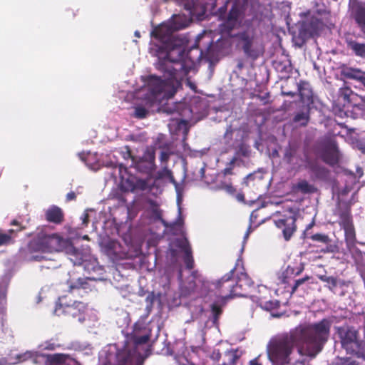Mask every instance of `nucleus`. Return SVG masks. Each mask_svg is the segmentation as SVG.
Returning a JSON list of instances; mask_svg holds the SVG:
<instances>
[{
	"label": "nucleus",
	"instance_id": "32",
	"mask_svg": "<svg viewBox=\"0 0 365 365\" xmlns=\"http://www.w3.org/2000/svg\"><path fill=\"white\" fill-rule=\"evenodd\" d=\"M319 278L327 284L329 289L333 290L337 286V279L334 277H329L327 275H320Z\"/></svg>",
	"mask_w": 365,
	"mask_h": 365
},
{
	"label": "nucleus",
	"instance_id": "54",
	"mask_svg": "<svg viewBox=\"0 0 365 365\" xmlns=\"http://www.w3.org/2000/svg\"><path fill=\"white\" fill-rule=\"evenodd\" d=\"M253 174H249L247 175L245 179H244V183L246 185H248V180H252L253 178Z\"/></svg>",
	"mask_w": 365,
	"mask_h": 365
},
{
	"label": "nucleus",
	"instance_id": "35",
	"mask_svg": "<svg viewBox=\"0 0 365 365\" xmlns=\"http://www.w3.org/2000/svg\"><path fill=\"white\" fill-rule=\"evenodd\" d=\"M312 239L314 241L321 242L324 244H328L330 242V239L328 235L324 234H315L312 236Z\"/></svg>",
	"mask_w": 365,
	"mask_h": 365
},
{
	"label": "nucleus",
	"instance_id": "19",
	"mask_svg": "<svg viewBox=\"0 0 365 365\" xmlns=\"http://www.w3.org/2000/svg\"><path fill=\"white\" fill-rule=\"evenodd\" d=\"M296 218L294 216H289L285 219H280L276 221V225L283 228V235L286 240H289L296 230Z\"/></svg>",
	"mask_w": 365,
	"mask_h": 365
},
{
	"label": "nucleus",
	"instance_id": "29",
	"mask_svg": "<svg viewBox=\"0 0 365 365\" xmlns=\"http://www.w3.org/2000/svg\"><path fill=\"white\" fill-rule=\"evenodd\" d=\"M293 120L294 123H299L302 126L307 125L309 120V109H307L306 111H301L296 113Z\"/></svg>",
	"mask_w": 365,
	"mask_h": 365
},
{
	"label": "nucleus",
	"instance_id": "7",
	"mask_svg": "<svg viewBox=\"0 0 365 365\" xmlns=\"http://www.w3.org/2000/svg\"><path fill=\"white\" fill-rule=\"evenodd\" d=\"M146 86L142 89L143 106H135L133 116L138 119L145 118L149 112H160V77L150 75L145 79Z\"/></svg>",
	"mask_w": 365,
	"mask_h": 365
},
{
	"label": "nucleus",
	"instance_id": "28",
	"mask_svg": "<svg viewBox=\"0 0 365 365\" xmlns=\"http://www.w3.org/2000/svg\"><path fill=\"white\" fill-rule=\"evenodd\" d=\"M339 96L342 98L344 102L351 103L354 101V97H356L357 95L350 88L344 86L339 89Z\"/></svg>",
	"mask_w": 365,
	"mask_h": 365
},
{
	"label": "nucleus",
	"instance_id": "31",
	"mask_svg": "<svg viewBox=\"0 0 365 365\" xmlns=\"http://www.w3.org/2000/svg\"><path fill=\"white\" fill-rule=\"evenodd\" d=\"M343 228L345 231V237L346 241L348 244H354L355 240V231L353 226V223H351L348 225H343Z\"/></svg>",
	"mask_w": 365,
	"mask_h": 365
},
{
	"label": "nucleus",
	"instance_id": "6",
	"mask_svg": "<svg viewBox=\"0 0 365 365\" xmlns=\"http://www.w3.org/2000/svg\"><path fill=\"white\" fill-rule=\"evenodd\" d=\"M137 324L134 326L133 333L130 334L126 341L123 348L118 350L116 354V361L118 365H138L139 359H143V364L145 359L150 355V349L145 345L149 341L150 336L144 334L141 336L137 334Z\"/></svg>",
	"mask_w": 365,
	"mask_h": 365
},
{
	"label": "nucleus",
	"instance_id": "46",
	"mask_svg": "<svg viewBox=\"0 0 365 365\" xmlns=\"http://www.w3.org/2000/svg\"><path fill=\"white\" fill-rule=\"evenodd\" d=\"M356 106L359 110L365 112V96L364 97H361V101L357 103Z\"/></svg>",
	"mask_w": 365,
	"mask_h": 365
},
{
	"label": "nucleus",
	"instance_id": "58",
	"mask_svg": "<svg viewBox=\"0 0 365 365\" xmlns=\"http://www.w3.org/2000/svg\"><path fill=\"white\" fill-rule=\"evenodd\" d=\"M11 225L18 226L19 227L18 228H19L20 227H22L21 225V224L16 220H12V222H11Z\"/></svg>",
	"mask_w": 365,
	"mask_h": 365
},
{
	"label": "nucleus",
	"instance_id": "14",
	"mask_svg": "<svg viewBox=\"0 0 365 365\" xmlns=\"http://www.w3.org/2000/svg\"><path fill=\"white\" fill-rule=\"evenodd\" d=\"M242 21V11L240 6L235 4L229 11V14L222 23V31L230 32L235 28H237Z\"/></svg>",
	"mask_w": 365,
	"mask_h": 365
},
{
	"label": "nucleus",
	"instance_id": "8",
	"mask_svg": "<svg viewBox=\"0 0 365 365\" xmlns=\"http://www.w3.org/2000/svg\"><path fill=\"white\" fill-rule=\"evenodd\" d=\"M68 245V240L57 233L48 234L41 231L29 241L27 249L29 253H52L64 250Z\"/></svg>",
	"mask_w": 365,
	"mask_h": 365
},
{
	"label": "nucleus",
	"instance_id": "10",
	"mask_svg": "<svg viewBox=\"0 0 365 365\" xmlns=\"http://www.w3.org/2000/svg\"><path fill=\"white\" fill-rule=\"evenodd\" d=\"M357 331L352 327H341L339 334L342 347L348 354L365 358L362 344L357 340Z\"/></svg>",
	"mask_w": 365,
	"mask_h": 365
},
{
	"label": "nucleus",
	"instance_id": "47",
	"mask_svg": "<svg viewBox=\"0 0 365 365\" xmlns=\"http://www.w3.org/2000/svg\"><path fill=\"white\" fill-rule=\"evenodd\" d=\"M80 288L85 289L86 287H84L83 283L78 282L77 284H71L70 286V292H71L72 290H73V289H78Z\"/></svg>",
	"mask_w": 365,
	"mask_h": 365
},
{
	"label": "nucleus",
	"instance_id": "5",
	"mask_svg": "<svg viewBox=\"0 0 365 365\" xmlns=\"http://www.w3.org/2000/svg\"><path fill=\"white\" fill-rule=\"evenodd\" d=\"M182 46V58L180 60L182 65V68L178 70L173 75L170 76L169 69H165V65L168 61H170L168 56V51L166 52V56L161 59V94H163V98L169 99L175 95L177 91L178 86L180 85L178 80V72H180L184 66V64L190 63L191 64H195L205 58H208L207 52H204L197 46H192L186 53Z\"/></svg>",
	"mask_w": 365,
	"mask_h": 365
},
{
	"label": "nucleus",
	"instance_id": "30",
	"mask_svg": "<svg viewBox=\"0 0 365 365\" xmlns=\"http://www.w3.org/2000/svg\"><path fill=\"white\" fill-rule=\"evenodd\" d=\"M68 355L61 353L48 355V361L52 364L60 365L65 363Z\"/></svg>",
	"mask_w": 365,
	"mask_h": 365
},
{
	"label": "nucleus",
	"instance_id": "11",
	"mask_svg": "<svg viewBox=\"0 0 365 365\" xmlns=\"http://www.w3.org/2000/svg\"><path fill=\"white\" fill-rule=\"evenodd\" d=\"M161 112L167 116L172 115V117L167 120L168 121V127L170 133L176 135L182 134L185 140L188 132V126L187 122L180 118V115L176 109V106L165 105L163 107H161Z\"/></svg>",
	"mask_w": 365,
	"mask_h": 365
},
{
	"label": "nucleus",
	"instance_id": "56",
	"mask_svg": "<svg viewBox=\"0 0 365 365\" xmlns=\"http://www.w3.org/2000/svg\"><path fill=\"white\" fill-rule=\"evenodd\" d=\"M88 217H89V216H88V214H87V213H85L83 216V223L86 225H87L88 223V221H89Z\"/></svg>",
	"mask_w": 365,
	"mask_h": 365
},
{
	"label": "nucleus",
	"instance_id": "40",
	"mask_svg": "<svg viewBox=\"0 0 365 365\" xmlns=\"http://www.w3.org/2000/svg\"><path fill=\"white\" fill-rule=\"evenodd\" d=\"M309 279V277H305L304 278L296 280L294 286L292 288V294L294 293L300 285L304 284Z\"/></svg>",
	"mask_w": 365,
	"mask_h": 365
},
{
	"label": "nucleus",
	"instance_id": "1",
	"mask_svg": "<svg viewBox=\"0 0 365 365\" xmlns=\"http://www.w3.org/2000/svg\"><path fill=\"white\" fill-rule=\"evenodd\" d=\"M332 321L323 319L319 322L300 324L289 333L271 339L267 354L272 365H289L294 346L305 349L307 354L314 357L328 341Z\"/></svg>",
	"mask_w": 365,
	"mask_h": 365
},
{
	"label": "nucleus",
	"instance_id": "36",
	"mask_svg": "<svg viewBox=\"0 0 365 365\" xmlns=\"http://www.w3.org/2000/svg\"><path fill=\"white\" fill-rule=\"evenodd\" d=\"M195 288V284L194 282H189L188 287L183 286L181 288V293L184 296H187L194 292Z\"/></svg>",
	"mask_w": 365,
	"mask_h": 365
},
{
	"label": "nucleus",
	"instance_id": "4",
	"mask_svg": "<svg viewBox=\"0 0 365 365\" xmlns=\"http://www.w3.org/2000/svg\"><path fill=\"white\" fill-rule=\"evenodd\" d=\"M189 24V20L185 16L173 15L168 22L161 24V53L168 51L169 61L165 65V69H169L170 76L182 68L180 60L182 59V46L187 41L176 34V31L185 29Z\"/></svg>",
	"mask_w": 365,
	"mask_h": 365
},
{
	"label": "nucleus",
	"instance_id": "52",
	"mask_svg": "<svg viewBox=\"0 0 365 365\" xmlns=\"http://www.w3.org/2000/svg\"><path fill=\"white\" fill-rule=\"evenodd\" d=\"M269 97V93H266L264 96H258L257 98L264 102V104H266L267 103V99Z\"/></svg>",
	"mask_w": 365,
	"mask_h": 365
},
{
	"label": "nucleus",
	"instance_id": "15",
	"mask_svg": "<svg viewBox=\"0 0 365 365\" xmlns=\"http://www.w3.org/2000/svg\"><path fill=\"white\" fill-rule=\"evenodd\" d=\"M324 24L318 18L312 16L304 21L301 27L300 34L304 37L316 35L323 29Z\"/></svg>",
	"mask_w": 365,
	"mask_h": 365
},
{
	"label": "nucleus",
	"instance_id": "25",
	"mask_svg": "<svg viewBox=\"0 0 365 365\" xmlns=\"http://www.w3.org/2000/svg\"><path fill=\"white\" fill-rule=\"evenodd\" d=\"M240 356L241 354L238 349L228 350L223 355L222 365H236Z\"/></svg>",
	"mask_w": 365,
	"mask_h": 365
},
{
	"label": "nucleus",
	"instance_id": "60",
	"mask_svg": "<svg viewBox=\"0 0 365 365\" xmlns=\"http://www.w3.org/2000/svg\"><path fill=\"white\" fill-rule=\"evenodd\" d=\"M237 199L239 200V201H242L243 202L244 201V195H242V194H239L237 195Z\"/></svg>",
	"mask_w": 365,
	"mask_h": 365
},
{
	"label": "nucleus",
	"instance_id": "13",
	"mask_svg": "<svg viewBox=\"0 0 365 365\" xmlns=\"http://www.w3.org/2000/svg\"><path fill=\"white\" fill-rule=\"evenodd\" d=\"M233 271L234 269H232L230 274H227L222 277L219 283L222 287H223L225 284H227L226 288H231L230 297H245L246 296L247 289L252 286V282L248 277L247 274L241 273L240 276L237 277V281L236 282L235 284H233V283L231 282V277Z\"/></svg>",
	"mask_w": 365,
	"mask_h": 365
},
{
	"label": "nucleus",
	"instance_id": "22",
	"mask_svg": "<svg viewBox=\"0 0 365 365\" xmlns=\"http://www.w3.org/2000/svg\"><path fill=\"white\" fill-rule=\"evenodd\" d=\"M351 16L361 31L365 34V6L359 4L353 8Z\"/></svg>",
	"mask_w": 365,
	"mask_h": 365
},
{
	"label": "nucleus",
	"instance_id": "61",
	"mask_svg": "<svg viewBox=\"0 0 365 365\" xmlns=\"http://www.w3.org/2000/svg\"><path fill=\"white\" fill-rule=\"evenodd\" d=\"M284 273H283V274H282V282H283V283H286V282H287V281H286V278H287V277L284 276Z\"/></svg>",
	"mask_w": 365,
	"mask_h": 365
},
{
	"label": "nucleus",
	"instance_id": "44",
	"mask_svg": "<svg viewBox=\"0 0 365 365\" xmlns=\"http://www.w3.org/2000/svg\"><path fill=\"white\" fill-rule=\"evenodd\" d=\"M25 229V227H20L19 228H17L16 230L14 229H9L8 232L6 234H9L11 236V240L13 239L14 236L20 231H22Z\"/></svg>",
	"mask_w": 365,
	"mask_h": 365
},
{
	"label": "nucleus",
	"instance_id": "51",
	"mask_svg": "<svg viewBox=\"0 0 365 365\" xmlns=\"http://www.w3.org/2000/svg\"><path fill=\"white\" fill-rule=\"evenodd\" d=\"M211 357L212 359L218 361L221 357V354L218 351H214L212 354Z\"/></svg>",
	"mask_w": 365,
	"mask_h": 365
},
{
	"label": "nucleus",
	"instance_id": "49",
	"mask_svg": "<svg viewBox=\"0 0 365 365\" xmlns=\"http://www.w3.org/2000/svg\"><path fill=\"white\" fill-rule=\"evenodd\" d=\"M46 345L45 346V349L48 350H54L56 347L60 346L59 344L56 345L54 343L46 342Z\"/></svg>",
	"mask_w": 365,
	"mask_h": 365
},
{
	"label": "nucleus",
	"instance_id": "24",
	"mask_svg": "<svg viewBox=\"0 0 365 365\" xmlns=\"http://www.w3.org/2000/svg\"><path fill=\"white\" fill-rule=\"evenodd\" d=\"M305 167L312 172L317 178H324L327 175V170L315 161L307 160Z\"/></svg>",
	"mask_w": 365,
	"mask_h": 365
},
{
	"label": "nucleus",
	"instance_id": "17",
	"mask_svg": "<svg viewBox=\"0 0 365 365\" xmlns=\"http://www.w3.org/2000/svg\"><path fill=\"white\" fill-rule=\"evenodd\" d=\"M340 158L339 151L334 140L330 139L327 141L322 153L323 160L329 165H335Z\"/></svg>",
	"mask_w": 365,
	"mask_h": 365
},
{
	"label": "nucleus",
	"instance_id": "3",
	"mask_svg": "<svg viewBox=\"0 0 365 365\" xmlns=\"http://www.w3.org/2000/svg\"><path fill=\"white\" fill-rule=\"evenodd\" d=\"M135 168L139 173L146 174L147 178L145 180L129 178L122 182V189L124 191L135 192L137 190H149V196L148 197V206L145 210V215L148 220V223L151 224L160 220V205L157 200H153L151 196L158 197L159 192L158 180L160 173L155 176L154 180H152V175L155 170V154L153 152L148 151L143 156L135 163Z\"/></svg>",
	"mask_w": 365,
	"mask_h": 365
},
{
	"label": "nucleus",
	"instance_id": "23",
	"mask_svg": "<svg viewBox=\"0 0 365 365\" xmlns=\"http://www.w3.org/2000/svg\"><path fill=\"white\" fill-rule=\"evenodd\" d=\"M151 37L155 38L157 40V43H151L149 48L150 53L157 57V63H160V24L155 26L150 33Z\"/></svg>",
	"mask_w": 365,
	"mask_h": 365
},
{
	"label": "nucleus",
	"instance_id": "63",
	"mask_svg": "<svg viewBox=\"0 0 365 365\" xmlns=\"http://www.w3.org/2000/svg\"><path fill=\"white\" fill-rule=\"evenodd\" d=\"M190 14H191L192 15H195V9L191 10V11H190Z\"/></svg>",
	"mask_w": 365,
	"mask_h": 365
},
{
	"label": "nucleus",
	"instance_id": "55",
	"mask_svg": "<svg viewBox=\"0 0 365 365\" xmlns=\"http://www.w3.org/2000/svg\"><path fill=\"white\" fill-rule=\"evenodd\" d=\"M225 190L230 193H233L235 191V189L231 185H226Z\"/></svg>",
	"mask_w": 365,
	"mask_h": 365
},
{
	"label": "nucleus",
	"instance_id": "38",
	"mask_svg": "<svg viewBox=\"0 0 365 365\" xmlns=\"http://www.w3.org/2000/svg\"><path fill=\"white\" fill-rule=\"evenodd\" d=\"M234 132L235 130L232 128L231 125L227 127L226 132L224 134V138L227 143H229L232 140Z\"/></svg>",
	"mask_w": 365,
	"mask_h": 365
},
{
	"label": "nucleus",
	"instance_id": "48",
	"mask_svg": "<svg viewBox=\"0 0 365 365\" xmlns=\"http://www.w3.org/2000/svg\"><path fill=\"white\" fill-rule=\"evenodd\" d=\"M177 361L179 365H193L190 363L185 357H178Z\"/></svg>",
	"mask_w": 365,
	"mask_h": 365
},
{
	"label": "nucleus",
	"instance_id": "18",
	"mask_svg": "<svg viewBox=\"0 0 365 365\" xmlns=\"http://www.w3.org/2000/svg\"><path fill=\"white\" fill-rule=\"evenodd\" d=\"M293 85L297 86V91L301 98V101L308 106L313 103V93L310 85L305 81H300L299 83L292 82Z\"/></svg>",
	"mask_w": 365,
	"mask_h": 365
},
{
	"label": "nucleus",
	"instance_id": "20",
	"mask_svg": "<svg viewBox=\"0 0 365 365\" xmlns=\"http://www.w3.org/2000/svg\"><path fill=\"white\" fill-rule=\"evenodd\" d=\"M341 75L346 78L359 81L365 87V71L352 67H343Z\"/></svg>",
	"mask_w": 365,
	"mask_h": 365
},
{
	"label": "nucleus",
	"instance_id": "27",
	"mask_svg": "<svg viewBox=\"0 0 365 365\" xmlns=\"http://www.w3.org/2000/svg\"><path fill=\"white\" fill-rule=\"evenodd\" d=\"M348 47L358 56L365 58V43H360L355 41H348Z\"/></svg>",
	"mask_w": 365,
	"mask_h": 365
},
{
	"label": "nucleus",
	"instance_id": "37",
	"mask_svg": "<svg viewBox=\"0 0 365 365\" xmlns=\"http://www.w3.org/2000/svg\"><path fill=\"white\" fill-rule=\"evenodd\" d=\"M11 242V236L0 231V247L7 245Z\"/></svg>",
	"mask_w": 365,
	"mask_h": 365
},
{
	"label": "nucleus",
	"instance_id": "2",
	"mask_svg": "<svg viewBox=\"0 0 365 365\" xmlns=\"http://www.w3.org/2000/svg\"><path fill=\"white\" fill-rule=\"evenodd\" d=\"M168 180L169 182H173L175 185L177 192V202L178 210H174L175 218L170 220L168 217L163 218L161 217V223L163 224L165 229V234H170L175 236H180L173 240L170 244V250L168 253V257L170 258L171 265L165 270V277L169 282L171 277L175 270L178 271L179 280H182V269L179 266L178 259L179 254L183 252V259L186 267L189 269L193 268L194 260L192 256V251L189 245L187 239L184 236L183 231V219L182 218V211L180 207V202L182 201V192L179 185L175 182L172 172L167 168L161 169V180Z\"/></svg>",
	"mask_w": 365,
	"mask_h": 365
},
{
	"label": "nucleus",
	"instance_id": "64",
	"mask_svg": "<svg viewBox=\"0 0 365 365\" xmlns=\"http://www.w3.org/2000/svg\"><path fill=\"white\" fill-rule=\"evenodd\" d=\"M289 267H288L287 269H286V273L287 274V273H289Z\"/></svg>",
	"mask_w": 365,
	"mask_h": 365
},
{
	"label": "nucleus",
	"instance_id": "41",
	"mask_svg": "<svg viewBox=\"0 0 365 365\" xmlns=\"http://www.w3.org/2000/svg\"><path fill=\"white\" fill-rule=\"evenodd\" d=\"M238 153L245 157L248 156L250 154L249 147L245 144H241L238 150Z\"/></svg>",
	"mask_w": 365,
	"mask_h": 365
},
{
	"label": "nucleus",
	"instance_id": "50",
	"mask_svg": "<svg viewBox=\"0 0 365 365\" xmlns=\"http://www.w3.org/2000/svg\"><path fill=\"white\" fill-rule=\"evenodd\" d=\"M76 198V195L74 192L71 191L70 192H68L67 195H66V200L67 201H71V200H75Z\"/></svg>",
	"mask_w": 365,
	"mask_h": 365
},
{
	"label": "nucleus",
	"instance_id": "59",
	"mask_svg": "<svg viewBox=\"0 0 365 365\" xmlns=\"http://www.w3.org/2000/svg\"><path fill=\"white\" fill-rule=\"evenodd\" d=\"M6 292H0V300H5L6 299Z\"/></svg>",
	"mask_w": 365,
	"mask_h": 365
},
{
	"label": "nucleus",
	"instance_id": "42",
	"mask_svg": "<svg viewBox=\"0 0 365 365\" xmlns=\"http://www.w3.org/2000/svg\"><path fill=\"white\" fill-rule=\"evenodd\" d=\"M237 160V158H233L231 161L230 162V167L228 168H226L224 170H223V174L225 175H232V169H233V166H234V164L235 163Z\"/></svg>",
	"mask_w": 365,
	"mask_h": 365
},
{
	"label": "nucleus",
	"instance_id": "53",
	"mask_svg": "<svg viewBox=\"0 0 365 365\" xmlns=\"http://www.w3.org/2000/svg\"><path fill=\"white\" fill-rule=\"evenodd\" d=\"M43 258V256L35 255V256H31L29 259L32 260V261H41Z\"/></svg>",
	"mask_w": 365,
	"mask_h": 365
},
{
	"label": "nucleus",
	"instance_id": "12",
	"mask_svg": "<svg viewBox=\"0 0 365 365\" xmlns=\"http://www.w3.org/2000/svg\"><path fill=\"white\" fill-rule=\"evenodd\" d=\"M240 44L247 57L253 60L257 59L264 53L262 43L252 34L243 32L238 36Z\"/></svg>",
	"mask_w": 365,
	"mask_h": 365
},
{
	"label": "nucleus",
	"instance_id": "16",
	"mask_svg": "<svg viewBox=\"0 0 365 365\" xmlns=\"http://www.w3.org/2000/svg\"><path fill=\"white\" fill-rule=\"evenodd\" d=\"M351 205V201H339L337 203L334 214L339 217V222L341 226L352 223V217L350 213Z\"/></svg>",
	"mask_w": 365,
	"mask_h": 365
},
{
	"label": "nucleus",
	"instance_id": "34",
	"mask_svg": "<svg viewBox=\"0 0 365 365\" xmlns=\"http://www.w3.org/2000/svg\"><path fill=\"white\" fill-rule=\"evenodd\" d=\"M212 314L214 317V322H215L218 317L222 313L221 307L217 303H214L211 305Z\"/></svg>",
	"mask_w": 365,
	"mask_h": 365
},
{
	"label": "nucleus",
	"instance_id": "9",
	"mask_svg": "<svg viewBox=\"0 0 365 365\" xmlns=\"http://www.w3.org/2000/svg\"><path fill=\"white\" fill-rule=\"evenodd\" d=\"M68 295L61 296L58 298L56 304L54 313L56 315L71 316L77 318L80 322L85 320V314L88 309V305L86 303L78 301L68 299Z\"/></svg>",
	"mask_w": 365,
	"mask_h": 365
},
{
	"label": "nucleus",
	"instance_id": "21",
	"mask_svg": "<svg viewBox=\"0 0 365 365\" xmlns=\"http://www.w3.org/2000/svg\"><path fill=\"white\" fill-rule=\"evenodd\" d=\"M45 218L48 222L60 225L64 221V213L59 207L52 205L46 210Z\"/></svg>",
	"mask_w": 365,
	"mask_h": 365
},
{
	"label": "nucleus",
	"instance_id": "62",
	"mask_svg": "<svg viewBox=\"0 0 365 365\" xmlns=\"http://www.w3.org/2000/svg\"><path fill=\"white\" fill-rule=\"evenodd\" d=\"M138 365H143V359L141 358L139 359V362Z\"/></svg>",
	"mask_w": 365,
	"mask_h": 365
},
{
	"label": "nucleus",
	"instance_id": "45",
	"mask_svg": "<svg viewBox=\"0 0 365 365\" xmlns=\"http://www.w3.org/2000/svg\"><path fill=\"white\" fill-rule=\"evenodd\" d=\"M261 355L257 356L255 359L250 361L248 365H262V363L260 361Z\"/></svg>",
	"mask_w": 365,
	"mask_h": 365
},
{
	"label": "nucleus",
	"instance_id": "57",
	"mask_svg": "<svg viewBox=\"0 0 365 365\" xmlns=\"http://www.w3.org/2000/svg\"><path fill=\"white\" fill-rule=\"evenodd\" d=\"M163 350H165V354L167 355H172L173 353L169 346H166V348L163 349Z\"/></svg>",
	"mask_w": 365,
	"mask_h": 365
},
{
	"label": "nucleus",
	"instance_id": "43",
	"mask_svg": "<svg viewBox=\"0 0 365 365\" xmlns=\"http://www.w3.org/2000/svg\"><path fill=\"white\" fill-rule=\"evenodd\" d=\"M297 92V91H292L290 90H288L287 88V86H282V94L283 96L294 97V96H296Z\"/></svg>",
	"mask_w": 365,
	"mask_h": 365
},
{
	"label": "nucleus",
	"instance_id": "33",
	"mask_svg": "<svg viewBox=\"0 0 365 365\" xmlns=\"http://www.w3.org/2000/svg\"><path fill=\"white\" fill-rule=\"evenodd\" d=\"M297 188L304 193H309L313 192L314 191V187L313 185L308 183L306 180H302L299 182L297 185Z\"/></svg>",
	"mask_w": 365,
	"mask_h": 365
},
{
	"label": "nucleus",
	"instance_id": "39",
	"mask_svg": "<svg viewBox=\"0 0 365 365\" xmlns=\"http://www.w3.org/2000/svg\"><path fill=\"white\" fill-rule=\"evenodd\" d=\"M175 152L174 149L173 148H168L167 150H163L161 151V162L166 161L169 156L172 154H173Z\"/></svg>",
	"mask_w": 365,
	"mask_h": 365
},
{
	"label": "nucleus",
	"instance_id": "26",
	"mask_svg": "<svg viewBox=\"0 0 365 365\" xmlns=\"http://www.w3.org/2000/svg\"><path fill=\"white\" fill-rule=\"evenodd\" d=\"M298 157V146L295 144H289L284 150V160L289 164L292 163L294 159Z\"/></svg>",
	"mask_w": 365,
	"mask_h": 365
}]
</instances>
